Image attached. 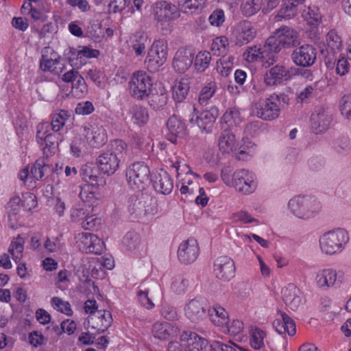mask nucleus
<instances>
[{
	"mask_svg": "<svg viewBox=\"0 0 351 351\" xmlns=\"http://www.w3.org/2000/svg\"><path fill=\"white\" fill-rule=\"evenodd\" d=\"M94 234L89 232H83L78 236V241L82 245L79 244L81 250L89 253L88 249L91 247V241L93 239Z\"/></svg>",
	"mask_w": 351,
	"mask_h": 351,
	"instance_id": "bf43d9fd",
	"label": "nucleus"
},
{
	"mask_svg": "<svg viewBox=\"0 0 351 351\" xmlns=\"http://www.w3.org/2000/svg\"><path fill=\"white\" fill-rule=\"evenodd\" d=\"M219 115L218 108L215 106L211 107L209 110H203L199 115L193 117L191 122L195 121L197 126L202 131L210 132L212 130L214 123Z\"/></svg>",
	"mask_w": 351,
	"mask_h": 351,
	"instance_id": "4be33fe9",
	"label": "nucleus"
},
{
	"mask_svg": "<svg viewBox=\"0 0 351 351\" xmlns=\"http://www.w3.org/2000/svg\"><path fill=\"white\" fill-rule=\"evenodd\" d=\"M82 135L93 147H99L106 141L105 130L103 128L90 124L82 127Z\"/></svg>",
	"mask_w": 351,
	"mask_h": 351,
	"instance_id": "412c9836",
	"label": "nucleus"
},
{
	"mask_svg": "<svg viewBox=\"0 0 351 351\" xmlns=\"http://www.w3.org/2000/svg\"><path fill=\"white\" fill-rule=\"evenodd\" d=\"M274 34L284 48L294 47L300 44L296 31L288 26H282L277 29Z\"/></svg>",
	"mask_w": 351,
	"mask_h": 351,
	"instance_id": "cd10ccee",
	"label": "nucleus"
},
{
	"mask_svg": "<svg viewBox=\"0 0 351 351\" xmlns=\"http://www.w3.org/2000/svg\"><path fill=\"white\" fill-rule=\"evenodd\" d=\"M22 207L25 210H31L34 208L37 205L36 197L35 195L31 193H25L23 195V199H21Z\"/></svg>",
	"mask_w": 351,
	"mask_h": 351,
	"instance_id": "e2e57ef3",
	"label": "nucleus"
},
{
	"mask_svg": "<svg viewBox=\"0 0 351 351\" xmlns=\"http://www.w3.org/2000/svg\"><path fill=\"white\" fill-rule=\"evenodd\" d=\"M167 128L169 130L167 138L173 143L177 142V138H182L186 134L185 124L177 117H170L167 122Z\"/></svg>",
	"mask_w": 351,
	"mask_h": 351,
	"instance_id": "bb28decb",
	"label": "nucleus"
},
{
	"mask_svg": "<svg viewBox=\"0 0 351 351\" xmlns=\"http://www.w3.org/2000/svg\"><path fill=\"white\" fill-rule=\"evenodd\" d=\"M332 121V114L328 108H316L311 117L312 130L317 134L326 131Z\"/></svg>",
	"mask_w": 351,
	"mask_h": 351,
	"instance_id": "4468645a",
	"label": "nucleus"
},
{
	"mask_svg": "<svg viewBox=\"0 0 351 351\" xmlns=\"http://www.w3.org/2000/svg\"><path fill=\"white\" fill-rule=\"evenodd\" d=\"M154 189L163 195L169 194L173 189V180L169 173L160 169L156 174L154 179L152 180Z\"/></svg>",
	"mask_w": 351,
	"mask_h": 351,
	"instance_id": "c756f323",
	"label": "nucleus"
},
{
	"mask_svg": "<svg viewBox=\"0 0 351 351\" xmlns=\"http://www.w3.org/2000/svg\"><path fill=\"white\" fill-rule=\"evenodd\" d=\"M101 224V219L94 215H87L82 222V226L84 230L97 229Z\"/></svg>",
	"mask_w": 351,
	"mask_h": 351,
	"instance_id": "680f3d73",
	"label": "nucleus"
},
{
	"mask_svg": "<svg viewBox=\"0 0 351 351\" xmlns=\"http://www.w3.org/2000/svg\"><path fill=\"white\" fill-rule=\"evenodd\" d=\"M189 286V282L182 276H178L175 278L171 285V289L178 293H184Z\"/></svg>",
	"mask_w": 351,
	"mask_h": 351,
	"instance_id": "13d9d810",
	"label": "nucleus"
},
{
	"mask_svg": "<svg viewBox=\"0 0 351 351\" xmlns=\"http://www.w3.org/2000/svg\"><path fill=\"white\" fill-rule=\"evenodd\" d=\"M250 342L254 350H261L265 346L266 332L260 328L254 327L250 330Z\"/></svg>",
	"mask_w": 351,
	"mask_h": 351,
	"instance_id": "a19ab883",
	"label": "nucleus"
},
{
	"mask_svg": "<svg viewBox=\"0 0 351 351\" xmlns=\"http://www.w3.org/2000/svg\"><path fill=\"white\" fill-rule=\"evenodd\" d=\"M340 110L347 119H351V93L344 95L340 101Z\"/></svg>",
	"mask_w": 351,
	"mask_h": 351,
	"instance_id": "4d7b16f0",
	"label": "nucleus"
},
{
	"mask_svg": "<svg viewBox=\"0 0 351 351\" xmlns=\"http://www.w3.org/2000/svg\"><path fill=\"white\" fill-rule=\"evenodd\" d=\"M101 173L97 163L93 162L83 165L80 170V176L82 179L93 186H103L105 184V180Z\"/></svg>",
	"mask_w": 351,
	"mask_h": 351,
	"instance_id": "f3484780",
	"label": "nucleus"
},
{
	"mask_svg": "<svg viewBox=\"0 0 351 351\" xmlns=\"http://www.w3.org/2000/svg\"><path fill=\"white\" fill-rule=\"evenodd\" d=\"M149 97V104L155 110L163 108L167 103L168 97L165 90H161L160 93H150Z\"/></svg>",
	"mask_w": 351,
	"mask_h": 351,
	"instance_id": "8fccbe9b",
	"label": "nucleus"
},
{
	"mask_svg": "<svg viewBox=\"0 0 351 351\" xmlns=\"http://www.w3.org/2000/svg\"><path fill=\"white\" fill-rule=\"evenodd\" d=\"M239 112L235 108H230L226 110L221 119V121L227 124L228 127L236 125L239 121Z\"/></svg>",
	"mask_w": 351,
	"mask_h": 351,
	"instance_id": "864d4df0",
	"label": "nucleus"
},
{
	"mask_svg": "<svg viewBox=\"0 0 351 351\" xmlns=\"http://www.w3.org/2000/svg\"><path fill=\"white\" fill-rule=\"evenodd\" d=\"M199 255V246L197 240L190 239L182 243L178 250V257L180 262L189 264L194 262Z\"/></svg>",
	"mask_w": 351,
	"mask_h": 351,
	"instance_id": "aec40b11",
	"label": "nucleus"
},
{
	"mask_svg": "<svg viewBox=\"0 0 351 351\" xmlns=\"http://www.w3.org/2000/svg\"><path fill=\"white\" fill-rule=\"evenodd\" d=\"M152 332L155 338L166 340L170 337L176 335L178 328L168 322H156L152 326Z\"/></svg>",
	"mask_w": 351,
	"mask_h": 351,
	"instance_id": "7c9ffc66",
	"label": "nucleus"
},
{
	"mask_svg": "<svg viewBox=\"0 0 351 351\" xmlns=\"http://www.w3.org/2000/svg\"><path fill=\"white\" fill-rule=\"evenodd\" d=\"M327 52L326 64L327 67L331 68L336 62V55L340 52L342 48V40L337 32L332 29L326 35Z\"/></svg>",
	"mask_w": 351,
	"mask_h": 351,
	"instance_id": "6ab92c4d",
	"label": "nucleus"
},
{
	"mask_svg": "<svg viewBox=\"0 0 351 351\" xmlns=\"http://www.w3.org/2000/svg\"><path fill=\"white\" fill-rule=\"evenodd\" d=\"M194 54L186 49H180L174 56L173 67L178 73H184L193 64Z\"/></svg>",
	"mask_w": 351,
	"mask_h": 351,
	"instance_id": "a878e982",
	"label": "nucleus"
},
{
	"mask_svg": "<svg viewBox=\"0 0 351 351\" xmlns=\"http://www.w3.org/2000/svg\"><path fill=\"white\" fill-rule=\"evenodd\" d=\"M262 50L265 54V59L267 60V66L273 65L278 60L277 54L283 47L278 39V37L274 35L269 36L263 45H261Z\"/></svg>",
	"mask_w": 351,
	"mask_h": 351,
	"instance_id": "b1692460",
	"label": "nucleus"
},
{
	"mask_svg": "<svg viewBox=\"0 0 351 351\" xmlns=\"http://www.w3.org/2000/svg\"><path fill=\"white\" fill-rule=\"evenodd\" d=\"M130 2V0H110L108 11L113 13L120 12L129 5Z\"/></svg>",
	"mask_w": 351,
	"mask_h": 351,
	"instance_id": "69168bd1",
	"label": "nucleus"
},
{
	"mask_svg": "<svg viewBox=\"0 0 351 351\" xmlns=\"http://www.w3.org/2000/svg\"><path fill=\"white\" fill-rule=\"evenodd\" d=\"M126 177L129 186L141 191L150 182V170L143 162H134L128 168Z\"/></svg>",
	"mask_w": 351,
	"mask_h": 351,
	"instance_id": "423d86ee",
	"label": "nucleus"
},
{
	"mask_svg": "<svg viewBox=\"0 0 351 351\" xmlns=\"http://www.w3.org/2000/svg\"><path fill=\"white\" fill-rule=\"evenodd\" d=\"M256 114L263 120H274L278 117L280 111V106L268 98L261 99L255 104Z\"/></svg>",
	"mask_w": 351,
	"mask_h": 351,
	"instance_id": "2eb2a0df",
	"label": "nucleus"
},
{
	"mask_svg": "<svg viewBox=\"0 0 351 351\" xmlns=\"http://www.w3.org/2000/svg\"><path fill=\"white\" fill-rule=\"evenodd\" d=\"M207 315L209 316L210 322L215 326L221 328L225 327L229 323L228 313L221 306L215 305L212 308H208Z\"/></svg>",
	"mask_w": 351,
	"mask_h": 351,
	"instance_id": "473e14b6",
	"label": "nucleus"
},
{
	"mask_svg": "<svg viewBox=\"0 0 351 351\" xmlns=\"http://www.w3.org/2000/svg\"><path fill=\"white\" fill-rule=\"evenodd\" d=\"M94 109L92 102L86 101L78 103L75 112L79 115H88L94 111Z\"/></svg>",
	"mask_w": 351,
	"mask_h": 351,
	"instance_id": "0e129e2a",
	"label": "nucleus"
},
{
	"mask_svg": "<svg viewBox=\"0 0 351 351\" xmlns=\"http://www.w3.org/2000/svg\"><path fill=\"white\" fill-rule=\"evenodd\" d=\"M237 348H239V347L237 346L236 344H225L217 341H213L210 346L211 351H237Z\"/></svg>",
	"mask_w": 351,
	"mask_h": 351,
	"instance_id": "774afa93",
	"label": "nucleus"
},
{
	"mask_svg": "<svg viewBox=\"0 0 351 351\" xmlns=\"http://www.w3.org/2000/svg\"><path fill=\"white\" fill-rule=\"evenodd\" d=\"M229 43L226 36H219L213 39L211 45V51L215 56L225 54L228 49Z\"/></svg>",
	"mask_w": 351,
	"mask_h": 351,
	"instance_id": "de8ad7c7",
	"label": "nucleus"
},
{
	"mask_svg": "<svg viewBox=\"0 0 351 351\" xmlns=\"http://www.w3.org/2000/svg\"><path fill=\"white\" fill-rule=\"evenodd\" d=\"M208 346V343L204 338L195 332L184 331L180 341L169 343L168 351H206Z\"/></svg>",
	"mask_w": 351,
	"mask_h": 351,
	"instance_id": "39448f33",
	"label": "nucleus"
},
{
	"mask_svg": "<svg viewBox=\"0 0 351 351\" xmlns=\"http://www.w3.org/2000/svg\"><path fill=\"white\" fill-rule=\"evenodd\" d=\"M167 58V44L163 40H158L152 45L145 64L148 70L154 72L163 65Z\"/></svg>",
	"mask_w": 351,
	"mask_h": 351,
	"instance_id": "6e6552de",
	"label": "nucleus"
},
{
	"mask_svg": "<svg viewBox=\"0 0 351 351\" xmlns=\"http://www.w3.org/2000/svg\"><path fill=\"white\" fill-rule=\"evenodd\" d=\"M290 211L297 217L307 219L313 217L321 210L320 202L314 196H295L288 203Z\"/></svg>",
	"mask_w": 351,
	"mask_h": 351,
	"instance_id": "7ed1b4c3",
	"label": "nucleus"
},
{
	"mask_svg": "<svg viewBox=\"0 0 351 351\" xmlns=\"http://www.w3.org/2000/svg\"><path fill=\"white\" fill-rule=\"evenodd\" d=\"M262 5L263 0H242L240 10L243 16L250 17L260 11Z\"/></svg>",
	"mask_w": 351,
	"mask_h": 351,
	"instance_id": "4c0bfd02",
	"label": "nucleus"
},
{
	"mask_svg": "<svg viewBox=\"0 0 351 351\" xmlns=\"http://www.w3.org/2000/svg\"><path fill=\"white\" fill-rule=\"evenodd\" d=\"M210 60L211 56L209 52H199L195 57L194 62L195 70L199 73L204 72L208 67Z\"/></svg>",
	"mask_w": 351,
	"mask_h": 351,
	"instance_id": "09e8293b",
	"label": "nucleus"
},
{
	"mask_svg": "<svg viewBox=\"0 0 351 351\" xmlns=\"http://www.w3.org/2000/svg\"><path fill=\"white\" fill-rule=\"evenodd\" d=\"M210 23L216 27H219L225 21L224 12L221 9L214 10L209 16Z\"/></svg>",
	"mask_w": 351,
	"mask_h": 351,
	"instance_id": "338daca9",
	"label": "nucleus"
},
{
	"mask_svg": "<svg viewBox=\"0 0 351 351\" xmlns=\"http://www.w3.org/2000/svg\"><path fill=\"white\" fill-rule=\"evenodd\" d=\"M152 13L156 21V26L163 34L171 32L172 21L180 16L177 5L167 1H160L153 4Z\"/></svg>",
	"mask_w": 351,
	"mask_h": 351,
	"instance_id": "f03ea898",
	"label": "nucleus"
},
{
	"mask_svg": "<svg viewBox=\"0 0 351 351\" xmlns=\"http://www.w3.org/2000/svg\"><path fill=\"white\" fill-rule=\"evenodd\" d=\"M71 113L64 110H60L58 113L53 114L51 122L49 123L50 128L53 132H58L69 119Z\"/></svg>",
	"mask_w": 351,
	"mask_h": 351,
	"instance_id": "a18cd8bd",
	"label": "nucleus"
},
{
	"mask_svg": "<svg viewBox=\"0 0 351 351\" xmlns=\"http://www.w3.org/2000/svg\"><path fill=\"white\" fill-rule=\"evenodd\" d=\"M232 186L243 194H251L257 187L256 175L244 169L237 170L232 175Z\"/></svg>",
	"mask_w": 351,
	"mask_h": 351,
	"instance_id": "1a4fd4ad",
	"label": "nucleus"
},
{
	"mask_svg": "<svg viewBox=\"0 0 351 351\" xmlns=\"http://www.w3.org/2000/svg\"><path fill=\"white\" fill-rule=\"evenodd\" d=\"M47 171H51V167L45 165L43 159L37 160L31 169L30 178L36 180H42Z\"/></svg>",
	"mask_w": 351,
	"mask_h": 351,
	"instance_id": "49530a36",
	"label": "nucleus"
},
{
	"mask_svg": "<svg viewBox=\"0 0 351 351\" xmlns=\"http://www.w3.org/2000/svg\"><path fill=\"white\" fill-rule=\"evenodd\" d=\"M123 243L128 250L132 251L138 247L141 241L136 233L130 232L125 235Z\"/></svg>",
	"mask_w": 351,
	"mask_h": 351,
	"instance_id": "5fc2aeb1",
	"label": "nucleus"
},
{
	"mask_svg": "<svg viewBox=\"0 0 351 351\" xmlns=\"http://www.w3.org/2000/svg\"><path fill=\"white\" fill-rule=\"evenodd\" d=\"M23 251V239L18 237L16 240L12 241L9 247L8 252L12 255L13 260L17 263L21 258Z\"/></svg>",
	"mask_w": 351,
	"mask_h": 351,
	"instance_id": "603ef678",
	"label": "nucleus"
},
{
	"mask_svg": "<svg viewBox=\"0 0 351 351\" xmlns=\"http://www.w3.org/2000/svg\"><path fill=\"white\" fill-rule=\"evenodd\" d=\"M97 319H99L100 323L93 325L92 328L97 329L98 333L106 331L112 322V314L110 311L106 310L98 311Z\"/></svg>",
	"mask_w": 351,
	"mask_h": 351,
	"instance_id": "79ce46f5",
	"label": "nucleus"
},
{
	"mask_svg": "<svg viewBox=\"0 0 351 351\" xmlns=\"http://www.w3.org/2000/svg\"><path fill=\"white\" fill-rule=\"evenodd\" d=\"M59 59V55L52 48L45 47L42 50V58L40 61L41 70L45 72H51L54 75H59L64 69Z\"/></svg>",
	"mask_w": 351,
	"mask_h": 351,
	"instance_id": "f8f14e48",
	"label": "nucleus"
},
{
	"mask_svg": "<svg viewBox=\"0 0 351 351\" xmlns=\"http://www.w3.org/2000/svg\"><path fill=\"white\" fill-rule=\"evenodd\" d=\"M304 12H305L306 20L309 25L315 26L320 23L322 15L319 9L317 6H309L307 10H304Z\"/></svg>",
	"mask_w": 351,
	"mask_h": 351,
	"instance_id": "3c124183",
	"label": "nucleus"
},
{
	"mask_svg": "<svg viewBox=\"0 0 351 351\" xmlns=\"http://www.w3.org/2000/svg\"><path fill=\"white\" fill-rule=\"evenodd\" d=\"M129 112L132 119L137 125H144L149 119L148 110L142 106L134 105L130 108Z\"/></svg>",
	"mask_w": 351,
	"mask_h": 351,
	"instance_id": "ea45409f",
	"label": "nucleus"
},
{
	"mask_svg": "<svg viewBox=\"0 0 351 351\" xmlns=\"http://www.w3.org/2000/svg\"><path fill=\"white\" fill-rule=\"evenodd\" d=\"M349 241L348 232L341 228L328 231L319 239L320 248L326 254L332 255L341 252Z\"/></svg>",
	"mask_w": 351,
	"mask_h": 351,
	"instance_id": "20e7f679",
	"label": "nucleus"
},
{
	"mask_svg": "<svg viewBox=\"0 0 351 351\" xmlns=\"http://www.w3.org/2000/svg\"><path fill=\"white\" fill-rule=\"evenodd\" d=\"M147 42V35L138 32L130 38V47L134 51L136 56H141L145 53Z\"/></svg>",
	"mask_w": 351,
	"mask_h": 351,
	"instance_id": "58836bf2",
	"label": "nucleus"
},
{
	"mask_svg": "<svg viewBox=\"0 0 351 351\" xmlns=\"http://www.w3.org/2000/svg\"><path fill=\"white\" fill-rule=\"evenodd\" d=\"M189 90V83L187 79L176 81L173 86V98L177 102H182L186 97Z\"/></svg>",
	"mask_w": 351,
	"mask_h": 351,
	"instance_id": "e433bc0d",
	"label": "nucleus"
},
{
	"mask_svg": "<svg viewBox=\"0 0 351 351\" xmlns=\"http://www.w3.org/2000/svg\"><path fill=\"white\" fill-rule=\"evenodd\" d=\"M217 90L215 82H210L204 86L199 95V103L201 106H206Z\"/></svg>",
	"mask_w": 351,
	"mask_h": 351,
	"instance_id": "37998d69",
	"label": "nucleus"
},
{
	"mask_svg": "<svg viewBox=\"0 0 351 351\" xmlns=\"http://www.w3.org/2000/svg\"><path fill=\"white\" fill-rule=\"evenodd\" d=\"M51 305L54 309H56L62 313L67 315H71L72 314L70 304L68 302L63 301L58 297H53L51 299Z\"/></svg>",
	"mask_w": 351,
	"mask_h": 351,
	"instance_id": "6e6d98bb",
	"label": "nucleus"
},
{
	"mask_svg": "<svg viewBox=\"0 0 351 351\" xmlns=\"http://www.w3.org/2000/svg\"><path fill=\"white\" fill-rule=\"evenodd\" d=\"M206 0H178V8L180 13L193 14L202 10L206 4Z\"/></svg>",
	"mask_w": 351,
	"mask_h": 351,
	"instance_id": "72a5a7b5",
	"label": "nucleus"
},
{
	"mask_svg": "<svg viewBox=\"0 0 351 351\" xmlns=\"http://www.w3.org/2000/svg\"><path fill=\"white\" fill-rule=\"evenodd\" d=\"M153 83L151 77L145 71L134 72L129 82V91L132 97L143 100L148 97Z\"/></svg>",
	"mask_w": 351,
	"mask_h": 351,
	"instance_id": "0eeeda50",
	"label": "nucleus"
},
{
	"mask_svg": "<svg viewBox=\"0 0 351 351\" xmlns=\"http://www.w3.org/2000/svg\"><path fill=\"white\" fill-rule=\"evenodd\" d=\"M256 29L247 20L240 21L234 27L233 36L237 45L242 46L251 42L256 36Z\"/></svg>",
	"mask_w": 351,
	"mask_h": 351,
	"instance_id": "a211bd4d",
	"label": "nucleus"
},
{
	"mask_svg": "<svg viewBox=\"0 0 351 351\" xmlns=\"http://www.w3.org/2000/svg\"><path fill=\"white\" fill-rule=\"evenodd\" d=\"M282 295L285 304L290 310H297L302 304L300 290L293 284H289L283 288Z\"/></svg>",
	"mask_w": 351,
	"mask_h": 351,
	"instance_id": "393cba45",
	"label": "nucleus"
},
{
	"mask_svg": "<svg viewBox=\"0 0 351 351\" xmlns=\"http://www.w3.org/2000/svg\"><path fill=\"white\" fill-rule=\"evenodd\" d=\"M261 45H254L248 47L243 53L244 59L248 62H261L265 67L267 66V60L265 59V54L263 53Z\"/></svg>",
	"mask_w": 351,
	"mask_h": 351,
	"instance_id": "f704fd0d",
	"label": "nucleus"
},
{
	"mask_svg": "<svg viewBox=\"0 0 351 351\" xmlns=\"http://www.w3.org/2000/svg\"><path fill=\"white\" fill-rule=\"evenodd\" d=\"M49 122L45 121L38 125L36 138L38 142L42 145L44 152L48 148L49 151L55 149L56 142V135L51 132Z\"/></svg>",
	"mask_w": 351,
	"mask_h": 351,
	"instance_id": "5701e85b",
	"label": "nucleus"
},
{
	"mask_svg": "<svg viewBox=\"0 0 351 351\" xmlns=\"http://www.w3.org/2000/svg\"><path fill=\"white\" fill-rule=\"evenodd\" d=\"M219 147L223 152L228 153L236 149L235 136L228 130H224L219 138Z\"/></svg>",
	"mask_w": 351,
	"mask_h": 351,
	"instance_id": "c9c22d12",
	"label": "nucleus"
},
{
	"mask_svg": "<svg viewBox=\"0 0 351 351\" xmlns=\"http://www.w3.org/2000/svg\"><path fill=\"white\" fill-rule=\"evenodd\" d=\"M291 60L297 66H311L317 59V50L311 45H303L295 47L291 55Z\"/></svg>",
	"mask_w": 351,
	"mask_h": 351,
	"instance_id": "9d476101",
	"label": "nucleus"
},
{
	"mask_svg": "<svg viewBox=\"0 0 351 351\" xmlns=\"http://www.w3.org/2000/svg\"><path fill=\"white\" fill-rule=\"evenodd\" d=\"M289 76V71L285 66L276 64L267 71L264 82L267 86H275L280 84L284 79H288Z\"/></svg>",
	"mask_w": 351,
	"mask_h": 351,
	"instance_id": "c85d7f7f",
	"label": "nucleus"
},
{
	"mask_svg": "<svg viewBox=\"0 0 351 351\" xmlns=\"http://www.w3.org/2000/svg\"><path fill=\"white\" fill-rule=\"evenodd\" d=\"M208 306L202 299H193L184 307L185 315L193 322H199L207 317Z\"/></svg>",
	"mask_w": 351,
	"mask_h": 351,
	"instance_id": "dca6fc26",
	"label": "nucleus"
},
{
	"mask_svg": "<svg viewBox=\"0 0 351 351\" xmlns=\"http://www.w3.org/2000/svg\"><path fill=\"white\" fill-rule=\"evenodd\" d=\"M304 0H283L281 8L276 16V20L280 21L282 19H290L298 14V5Z\"/></svg>",
	"mask_w": 351,
	"mask_h": 351,
	"instance_id": "2f4dec72",
	"label": "nucleus"
},
{
	"mask_svg": "<svg viewBox=\"0 0 351 351\" xmlns=\"http://www.w3.org/2000/svg\"><path fill=\"white\" fill-rule=\"evenodd\" d=\"M127 151V145L119 139L110 142L108 149L97 158V165L104 174L112 175L119 167L121 160Z\"/></svg>",
	"mask_w": 351,
	"mask_h": 351,
	"instance_id": "f257e3e1",
	"label": "nucleus"
},
{
	"mask_svg": "<svg viewBox=\"0 0 351 351\" xmlns=\"http://www.w3.org/2000/svg\"><path fill=\"white\" fill-rule=\"evenodd\" d=\"M243 328V324L238 319L233 320L230 324L229 323L223 327V331L230 335H236L241 332Z\"/></svg>",
	"mask_w": 351,
	"mask_h": 351,
	"instance_id": "052dcab7",
	"label": "nucleus"
},
{
	"mask_svg": "<svg viewBox=\"0 0 351 351\" xmlns=\"http://www.w3.org/2000/svg\"><path fill=\"white\" fill-rule=\"evenodd\" d=\"M213 266L215 276L221 281L228 282L234 276L236 270L234 263L229 256L218 257L215 259Z\"/></svg>",
	"mask_w": 351,
	"mask_h": 351,
	"instance_id": "ddd939ff",
	"label": "nucleus"
},
{
	"mask_svg": "<svg viewBox=\"0 0 351 351\" xmlns=\"http://www.w3.org/2000/svg\"><path fill=\"white\" fill-rule=\"evenodd\" d=\"M145 202L143 201L142 199L136 198L133 199L132 198L131 202L129 205V211L132 215H134L136 217H141L147 214H154V212L149 211L145 208Z\"/></svg>",
	"mask_w": 351,
	"mask_h": 351,
	"instance_id": "c03bdc74",
	"label": "nucleus"
},
{
	"mask_svg": "<svg viewBox=\"0 0 351 351\" xmlns=\"http://www.w3.org/2000/svg\"><path fill=\"white\" fill-rule=\"evenodd\" d=\"M315 282L319 288L327 290L330 287L339 286L343 282V277L335 269L326 268L317 272Z\"/></svg>",
	"mask_w": 351,
	"mask_h": 351,
	"instance_id": "9b49d317",
	"label": "nucleus"
}]
</instances>
